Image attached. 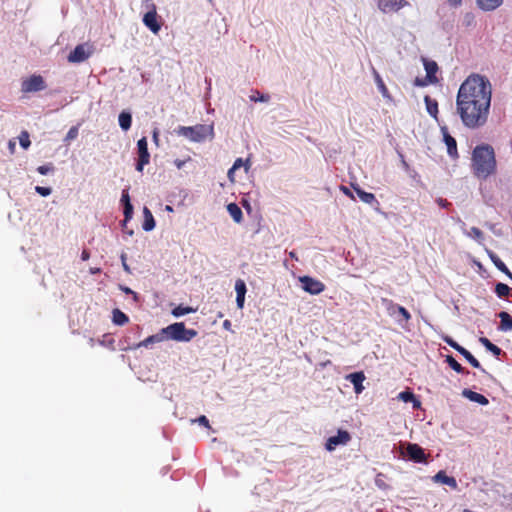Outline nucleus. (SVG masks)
<instances>
[{"label": "nucleus", "mask_w": 512, "mask_h": 512, "mask_svg": "<svg viewBox=\"0 0 512 512\" xmlns=\"http://www.w3.org/2000/svg\"><path fill=\"white\" fill-rule=\"evenodd\" d=\"M486 225L492 232H495V224L487 223Z\"/></svg>", "instance_id": "61"}, {"label": "nucleus", "mask_w": 512, "mask_h": 512, "mask_svg": "<svg viewBox=\"0 0 512 512\" xmlns=\"http://www.w3.org/2000/svg\"><path fill=\"white\" fill-rule=\"evenodd\" d=\"M153 142L156 146H159V130L155 128L152 133Z\"/></svg>", "instance_id": "53"}, {"label": "nucleus", "mask_w": 512, "mask_h": 512, "mask_svg": "<svg viewBox=\"0 0 512 512\" xmlns=\"http://www.w3.org/2000/svg\"><path fill=\"white\" fill-rule=\"evenodd\" d=\"M373 76H374V80H375V83L377 85V88L379 90V92L381 93V95L386 98V99H391V96L389 94V91L382 79V77L380 76V74L377 72L376 69L373 68Z\"/></svg>", "instance_id": "23"}, {"label": "nucleus", "mask_w": 512, "mask_h": 512, "mask_svg": "<svg viewBox=\"0 0 512 512\" xmlns=\"http://www.w3.org/2000/svg\"><path fill=\"white\" fill-rule=\"evenodd\" d=\"M500 318V326L499 329L501 331H510L512 330V317L508 312L502 311L498 314Z\"/></svg>", "instance_id": "27"}, {"label": "nucleus", "mask_w": 512, "mask_h": 512, "mask_svg": "<svg viewBox=\"0 0 512 512\" xmlns=\"http://www.w3.org/2000/svg\"><path fill=\"white\" fill-rule=\"evenodd\" d=\"M378 9L388 14L391 12H398L400 9L409 6L410 3L407 0H376Z\"/></svg>", "instance_id": "10"}, {"label": "nucleus", "mask_w": 512, "mask_h": 512, "mask_svg": "<svg viewBox=\"0 0 512 512\" xmlns=\"http://www.w3.org/2000/svg\"><path fill=\"white\" fill-rule=\"evenodd\" d=\"M299 281L302 284V289L311 295H318L325 290V285L321 281L310 276H301Z\"/></svg>", "instance_id": "7"}, {"label": "nucleus", "mask_w": 512, "mask_h": 512, "mask_svg": "<svg viewBox=\"0 0 512 512\" xmlns=\"http://www.w3.org/2000/svg\"><path fill=\"white\" fill-rule=\"evenodd\" d=\"M132 215H133V206L131 203H128L126 205H124V221L123 223L125 224L127 221H129L131 218H132Z\"/></svg>", "instance_id": "43"}, {"label": "nucleus", "mask_w": 512, "mask_h": 512, "mask_svg": "<svg viewBox=\"0 0 512 512\" xmlns=\"http://www.w3.org/2000/svg\"><path fill=\"white\" fill-rule=\"evenodd\" d=\"M441 133L443 135V141L447 146V153L452 159L459 157L457 150V142L453 136L450 135L446 126L441 127Z\"/></svg>", "instance_id": "13"}, {"label": "nucleus", "mask_w": 512, "mask_h": 512, "mask_svg": "<svg viewBox=\"0 0 512 512\" xmlns=\"http://www.w3.org/2000/svg\"><path fill=\"white\" fill-rule=\"evenodd\" d=\"M471 167L478 178L486 179L497 167L494 148L489 144L477 145L472 151Z\"/></svg>", "instance_id": "2"}, {"label": "nucleus", "mask_w": 512, "mask_h": 512, "mask_svg": "<svg viewBox=\"0 0 512 512\" xmlns=\"http://www.w3.org/2000/svg\"><path fill=\"white\" fill-rule=\"evenodd\" d=\"M381 303L386 308L387 313L392 317L395 316L398 312V308H400V305L387 298H382Z\"/></svg>", "instance_id": "32"}, {"label": "nucleus", "mask_w": 512, "mask_h": 512, "mask_svg": "<svg viewBox=\"0 0 512 512\" xmlns=\"http://www.w3.org/2000/svg\"><path fill=\"white\" fill-rule=\"evenodd\" d=\"M245 296H236L237 308L242 309L244 307Z\"/></svg>", "instance_id": "52"}, {"label": "nucleus", "mask_w": 512, "mask_h": 512, "mask_svg": "<svg viewBox=\"0 0 512 512\" xmlns=\"http://www.w3.org/2000/svg\"><path fill=\"white\" fill-rule=\"evenodd\" d=\"M236 296H245L247 292L246 284L242 279H238L235 282Z\"/></svg>", "instance_id": "38"}, {"label": "nucleus", "mask_w": 512, "mask_h": 512, "mask_svg": "<svg viewBox=\"0 0 512 512\" xmlns=\"http://www.w3.org/2000/svg\"><path fill=\"white\" fill-rule=\"evenodd\" d=\"M119 288L121 291H123L125 294H131L133 295V298L135 301L138 300V295L136 292H134L133 290H131L129 287H126L124 285H119Z\"/></svg>", "instance_id": "48"}, {"label": "nucleus", "mask_w": 512, "mask_h": 512, "mask_svg": "<svg viewBox=\"0 0 512 512\" xmlns=\"http://www.w3.org/2000/svg\"><path fill=\"white\" fill-rule=\"evenodd\" d=\"M352 187L362 202L370 205H372L375 202L377 203V200L373 193L366 192L358 186L352 185Z\"/></svg>", "instance_id": "25"}, {"label": "nucleus", "mask_w": 512, "mask_h": 512, "mask_svg": "<svg viewBox=\"0 0 512 512\" xmlns=\"http://www.w3.org/2000/svg\"><path fill=\"white\" fill-rule=\"evenodd\" d=\"M397 398L405 403L412 402L413 408H420L421 402L415 397V395L409 391L405 390L398 394Z\"/></svg>", "instance_id": "24"}, {"label": "nucleus", "mask_w": 512, "mask_h": 512, "mask_svg": "<svg viewBox=\"0 0 512 512\" xmlns=\"http://www.w3.org/2000/svg\"><path fill=\"white\" fill-rule=\"evenodd\" d=\"M479 342L491 353H493L495 356L500 355L501 349L493 344L488 338L486 337H480Z\"/></svg>", "instance_id": "33"}, {"label": "nucleus", "mask_w": 512, "mask_h": 512, "mask_svg": "<svg viewBox=\"0 0 512 512\" xmlns=\"http://www.w3.org/2000/svg\"><path fill=\"white\" fill-rule=\"evenodd\" d=\"M89 256H90V255H89V252H88V251H86V250H83V251H82L81 259H82L83 261L88 260V259H89Z\"/></svg>", "instance_id": "58"}, {"label": "nucleus", "mask_w": 512, "mask_h": 512, "mask_svg": "<svg viewBox=\"0 0 512 512\" xmlns=\"http://www.w3.org/2000/svg\"><path fill=\"white\" fill-rule=\"evenodd\" d=\"M46 88L45 81L40 75H32L22 81L21 91L23 93H32L42 91Z\"/></svg>", "instance_id": "6"}, {"label": "nucleus", "mask_w": 512, "mask_h": 512, "mask_svg": "<svg viewBox=\"0 0 512 512\" xmlns=\"http://www.w3.org/2000/svg\"><path fill=\"white\" fill-rule=\"evenodd\" d=\"M138 162L136 164V170L139 172L143 171L145 165L150 161V153L148 151L147 138L142 137L137 142Z\"/></svg>", "instance_id": "8"}, {"label": "nucleus", "mask_w": 512, "mask_h": 512, "mask_svg": "<svg viewBox=\"0 0 512 512\" xmlns=\"http://www.w3.org/2000/svg\"><path fill=\"white\" fill-rule=\"evenodd\" d=\"M164 340H165V335L163 333V328H162L158 333L147 337L146 339L141 341L137 346L138 347H146V348H148L151 345H153L155 343H160V342H162Z\"/></svg>", "instance_id": "20"}, {"label": "nucleus", "mask_w": 512, "mask_h": 512, "mask_svg": "<svg viewBox=\"0 0 512 512\" xmlns=\"http://www.w3.org/2000/svg\"><path fill=\"white\" fill-rule=\"evenodd\" d=\"M19 143L23 149H28L31 145L29 134L27 131H22L19 136Z\"/></svg>", "instance_id": "39"}, {"label": "nucleus", "mask_w": 512, "mask_h": 512, "mask_svg": "<svg viewBox=\"0 0 512 512\" xmlns=\"http://www.w3.org/2000/svg\"><path fill=\"white\" fill-rule=\"evenodd\" d=\"M424 102H425V105H426V110L428 112V114L437 119V114H438V103L436 100L432 99L430 96L426 95L424 97Z\"/></svg>", "instance_id": "29"}, {"label": "nucleus", "mask_w": 512, "mask_h": 512, "mask_svg": "<svg viewBox=\"0 0 512 512\" xmlns=\"http://www.w3.org/2000/svg\"><path fill=\"white\" fill-rule=\"evenodd\" d=\"M504 0H476L477 7L484 12H492L498 9Z\"/></svg>", "instance_id": "17"}, {"label": "nucleus", "mask_w": 512, "mask_h": 512, "mask_svg": "<svg viewBox=\"0 0 512 512\" xmlns=\"http://www.w3.org/2000/svg\"><path fill=\"white\" fill-rule=\"evenodd\" d=\"M436 202L442 208H448L450 206V203L443 198H438Z\"/></svg>", "instance_id": "54"}, {"label": "nucleus", "mask_w": 512, "mask_h": 512, "mask_svg": "<svg viewBox=\"0 0 512 512\" xmlns=\"http://www.w3.org/2000/svg\"><path fill=\"white\" fill-rule=\"evenodd\" d=\"M143 214H144V222H143V225H142V228L144 231H152L154 228H155V220H154V217L151 213V211L147 208V207H144L143 209Z\"/></svg>", "instance_id": "26"}, {"label": "nucleus", "mask_w": 512, "mask_h": 512, "mask_svg": "<svg viewBox=\"0 0 512 512\" xmlns=\"http://www.w3.org/2000/svg\"><path fill=\"white\" fill-rule=\"evenodd\" d=\"M143 23L154 34H157L160 31L161 25L157 20V11L155 4H152L151 9L144 14Z\"/></svg>", "instance_id": "12"}, {"label": "nucleus", "mask_w": 512, "mask_h": 512, "mask_svg": "<svg viewBox=\"0 0 512 512\" xmlns=\"http://www.w3.org/2000/svg\"><path fill=\"white\" fill-rule=\"evenodd\" d=\"M427 79L433 83L436 81L435 74L438 70L437 63L434 61H425L424 63Z\"/></svg>", "instance_id": "30"}, {"label": "nucleus", "mask_w": 512, "mask_h": 512, "mask_svg": "<svg viewBox=\"0 0 512 512\" xmlns=\"http://www.w3.org/2000/svg\"><path fill=\"white\" fill-rule=\"evenodd\" d=\"M446 362L457 373H463L464 372V368L461 366V364L458 363L451 355H448L446 357Z\"/></svg>", "instance_id": "37"}, {"label": "nucleus", "mask_w": 512, "mask_h": 512, "mask_svg": "<svg viewBox=\"0 0 512 512\" xmlns=\"http://www.w3.org/2000/svg\"><path fill=\"white\" fill-rule=\"evenodd\" d=\"M99 272H100V269H99V268H91V269H90V273H91V274H97V273H99Z\"/></svg>", "instance_id": "62"}, {"label": "nucleus", "mask_w": 512, "mask_h": 512, "mask_svg": "<svg viewBox=\"0 0 512 512\" xmlns=\"http://www.w3.org/2000/svg\"><path fill=\"white\" fill-rule=\"evenodd\" d=\"M402 165H403V168H404L405 170H408L409 165H408V163H407L403 158H402Z\"/></svg>", "instance_id": "63"}, {"label": "nucleus", "mask_w": 512, "mask_h": 512, "mask_svg": "<svg viewBox=\"0 0 512 512\" xmlns=\"http://www.w3.org/2000/svg\"><path fill=\"white\" fill-rule=\"evenodd\" d=\"M227 211L236 223L242 222L243 213H242V210L240 209V207L236 203H229L227 205Z\"/></svg>", "instance_id": "28"}, {"label": "nucleus", "mask_w": 512, "mask_h": 512, "mask_svg": "<svg viewBox=\"0 0 512 512\" xmlns=\"http://www.w3.org/2000/svg\"><path fill=\"white\" fill-rule=\"evenodd\" d=\"M351 440V435L346 430H338L337 435L331 436L327 439L325 448L328 451H333L339 445H346Z\"/></svg>", "instance_id": "11"}, {"label": "nucleus", "mask_w": 512, "mask_h": 512, "mask_svg": "<svg viewBox=\"0 0 512 512\" xmlns=\"http://www.w3.org/2000/svg\"><path fill=\"white\" fill-rule=\"evenodd\" d=\"M463 25L465 27L475 26V15L472 12H467L464 14Z\"/></svg>", "instance_id": "40"}, {"label": "nucleus", "mask_w": 512, "mask_h": 512, "mask_svg": "<svg viewBox=\"0 0 512 512\" xmlns=\"http://www.w3.org/2000/svg\"><path fill=\"white\" fill-rule=\"evenodd\" d=\"M8 148L10 150L11 153H14L15 151V148H16V144L13 140H10L9 143H8Z\"/></svg>", "instance_id": "57"}, {"label": "nucleus", "mask_w": 512, "mask_h": 512, "mask_svg": "<svg viewBox=\"0 0 512 512\" xmlns=\"http://www.w3.org/2000/svg\"><path fill=\"white\" fill-rule=\"evenodd\" d=\"M340 190L347 196H349L350 198L354 199V195L352 194V192L350 191V189L346 186H340Z\"/></svg>", "instance_id": "55"}, {"label": "nucleus", "mask_w": 512, "mask_h": 512, "mask_svg": "<svg viewBox=\"0 0 512 512\" xmlns=\"http://www.w3.org/2000/svg\"><path fill=\"white\" fill-rule=\"evenodd\" d=\"M457 223L460 225L462 232L470 238H473L478 244H482L484 241L483 232L477 228L472 227L469 231L466 229V224L460 218L457 219Z\"/></svg>", "instance_id": "15"}, {"label": "nucleus", "mask_w": 512, "mask_h": 512, "mask_svg": "<svg viewBox=\"0 0 512 512\" xmlns=\"http://www.w3.org/2000/svg\"><path fill=\"white\" fill-rule=\"evenodd\" d=\"M435 482L445 484L452 489H457V481L454 477L447 476L444 471H439L434 477Z\"/></svg>", "instance_id": "19"}, {"label": "nucleus", "mask_w": 512, "mask_h": 512, "mask_svg": "<svg viewBox=\"0 0 512 512\" xmlns=\"http://www.w3.org/2000/svg\"><path fill=\"white\" fill-rule=\"evenodd\" d=\"M178 136H183L191 142L201 143L206 139H213V125L197 124L195 126H179L175 129Z\"/></svg>", "instance_id": "3"}, {"label": "nucleus", "mask_w": 512, "mask_h": 512, "mask_svg": "<svg viewBox=\"0 0 512 512\" xmlns=\"http://www.w3.org/2000/svg\"><path fill=\"white\" fill-rule=\"evenodd\" d=\"M230 326H231L230 321H229V320H225V321H224V323H223V327H224L225 329H229V328H230Z\"/></svg>", "instance_id": "60"}, {"label": "nucleus", "mask_w": 512, "mask_h": 512, "mask_svg": "<svg viewBox=\"0 0 512 512\" xmlns=\"http://www.w3.org/2000/svg\"><path fill=\"white\" fill-rule=\"evenodd\" d=\"M165 340H174L177 342H189L197 336V331L187 329L183 322H176L163 328Z\"/></svg>", "instance_id": "4"}, {"label": "nucleus", "mask_w": 512, "mask_h": 512, "mask_svg": "<svg viewBox=\"0 0 512 512\" xmlns=\"http://www.w3.org/2000/svg\"><path fill=\"white\" fill-rule=\"evenodd\" d=\"M120 258H121L122 267H123L124 271L127 272V273H131L130 267H129V265L126 262V259H127L126 258V254L122 253Z\"/></svg>", "instance_id": "49"}, {"label": "nucleus", "mask_w": 512, "mask_h": 512, "mask_svg": "<svg viewBox=\"0 0 512 512\" xmlns=\"http://www.w3.org/2000/svg\"><path fill=\"white\" fill-rule=\"evenodd\" d=\"M397 313H399L402 316L403 320H405L406 322H408L411 319V314L403 306H400V308H398Z\"/></svg>", "instance_id": "47"}, {"label": "nucleus", "mask_w": 512, "mask_h": 512, "mask_svg": "<svg viewBox=\"0 0 512 512\" xmlns=\"http://www.w3.org/2000/svg\"><path fill=\"white\" fill-rule=\"evenodd\" d=\"M112 315V320L115 325L123 326L129 321L128 316L119 309H114Z\"/></svg>", "instance_id": "31"}, {"label": "nucleus", "mask_w": 512, "mask_h": 512, "mask_svg": "<svg viewBox=\"0 0 512 512\" xmlns=\"http://www.w3.org/2000/svg\"><path fill=\"white\" fill-rule=\"evenodd\" d=\"M250 100L253 102H263L267 103L270 100L269 94H262L259 91H254L253 94L250 95Z\"/></svg>", "instance_id": "36"}, {"label": "nucleus", "mask_w": 512, "mask_h": 512, "mask_svg": "<svg viewBox=\"0 0 512 512\" xmlns=\"http://www.w3.org/2000/svg\"><path fill=\"white\" fill-rule=\"evenodd\" d=\"M35 191L43 197H47L52 193V189L50 187L43 186H36Z\"/></svg>", "instance_id": "44"}, {"label": "nucleus", "mask_w": 512, "mask_h": 512, "mask_svg": "<svg viewBox=\"0 0 512 512\" xmlns=\"http://www.w3.org/2000/svg\"><path fill=\"white\" fill-rule=\"evenodd\" d=\"M54 170V167L52 164L48 165H41L37 168L38 173L41 175H47L48 173L52 172Z\"/></svg>", "instance_id": "45"}, {"label": "nucleus", "mask_w": 512, "mask_h": 512, "mask_svg": "<svg viewBox=\"0 0 512 512\" xmlns=\"http://www.w3.org/2000/svg\"><path fill=\"white\" fill-rule=\"evenodd\" d=\"M118 123L123 131H128L132 124V115L129 111L123 110L118 116Z\"/></svg>", "instance_id": "22"}, {"label": "nucleus", "mask_w": 512, "mask_h": 512, "mask_svg": "<svg viewBox=\"0 0 512 512\" xmlns=\"http://www.w3.org/2000/svg\"><path fill=\"white\" fill-rule=\"evenodd\" d=\"M78 132H79L78 127L77 126H72L69 129V131L67 132V134H66V136L64 138V141L65 142H70V141L76 139L77 136H78Z\"/></svg>", "instance_id": "41"}, {"label": "nucleus", "mask_w": 512, "mask_h": 512, "mask_svg": "<svg viewBox=\"0 0 512 512\" xmlns=\"http://www.w3.org/2000/svg\"><path fill=\"white\" fill-rule=\"evenodd\" d=\"M448 3L453 7H458L461 5L462 0H448Z\"/></svg>", "instance_id": "56"}, {"label": "nucleus", "mask_w": 512, "mask_h": 512, "mask_svg": "<svg viewBox=\"0 0 512 512\" xmlns=\"http://www.w3.org/2000/svg\"><path fill=\"white\" fill-rule=\"evenodd\" d=\"M406 455L410 460L416 463L425 461L424 450L418 444L408 443L406 447Z\"/></svg>", "instance_id": "14"}, {"label": "nucleus", "mask_w": 512, "mask_h": 512, "mask_svg": "<svg viewBox=\"0 0 512 512\" xmlns=\"http://www.w3.org/2000/svg\"><path fill=\"white\" fill-rule=\"evenodd\" d=\"M462 396L480 405H487L489 403L488 399L484 395L470 389H464L462 391Z\"/></svg>", "instance_id": "18"}, {"label": "nucleus", "mask_w": 512, "mask_h": 512, "mask_svg": "<svg viewBox=\"0 0 512 512\" xmlns=\"http://www.w3.org/2000/svg\"><path fill=\"white\" fill-rule=\"evenodd\" d=\"M490 260L493 262V264L499 269L501 272H504L512 279V274L505 265V263L491 250H486Z\"/></svg>", "instance_id": "21"}, {"label": "nucleus", "mask_w": 512, "mask_h": 512, "mask_svg": "<svg viewBox=\"0 0 512 512\" xmlns=\"http://www.w3.org/2000/svg\"><path fill=\"white\" fill-rule=\"evenodd\" d=\"M235 171H236V170H232V167L228 170L227 176H228V178H229L231 181H233V180H234V179H233V175H234V172H235Z\"/></svg>", "instance_id": "59"}, {"label": "nucleus", "mask_w": 512, "mask_h": 512, "mask_svg": "<svg viewBox=\"0 0 512 512\" xmlns=\"http://www.w3.org/2000/svg\"><path fill=\"white\" fill-rule=\"evenodd\" d=\"M192 423L197 422L198 424L210 428L209 420L206 416L202 415L195 420H191Z\"/></svg>", "instance_id": "46"}, {"label": "nucleus", "mask_w": 512, "mask_h": 512, "mask_svg": "<svg viewBox=\"0 0 512 512\" xmlns=\"http://www.w3.org/2000/svg\"><path fill=\"white\" fill-rule=\"evenodd\" d=\"M511 291V288L504 283H497L495 286V293L498 297H505L507 296Z\"/></svg>", "instance_id": "35"}, {"label": "nucleus", "mask_w": 512, "mask_h": 512, "mask_svg": "<svg viewBox=\"0 0 512 512\" xmlns=\"http://www.w3.org/2000/svg\"><path fill=\"white\" fill-rule=\"evenodd\" d=\"M242 166H245L246 170L249 169V159H247L246 161H243L242 158H237L234 163H233V166H232V170H237L239 168H241Z\"/></svg>", "instance_id": "42"}, {"label": "nucleus", "mask_w": 512, "mask_h": 512, "mask_svg": "<svg viewBox=\"0 0 512 512\" xmlns=\"http://www.w3.org/2000/svg\"><path fill=\"white\" fill-rule=\"evenodd\" d=\"M195 311H196V310H195L194 308H192V307H189V306L184 307V306H182V305H179V306L175 307V308L172 310V315H173L174 317L179 318V317H181V316H184V315L189 314V313H193V312H195Z\"/></svg>", "instance_id": "34"}, {"label": "nucleus", "mask_w": 512, "mask_h": 512, "mask_svg": "<svg viewBox=\"0 0 512 512\" xmlns=\"http://www.w3.org/2000/svg\"><path fill=\"white\" fill-rule=\"evenodd\" d=\"M492 85L488 78L479 74L468 76L460 85L456 97V112L464 127H483L490 114Z\"/></svg>", "instance_id": "1"}, {"label": "nucleus", "mask_w": 512, "mask_h": 512, "mask_svg": "<svg viewBox=\"0 0 512 512\" xmlns=\"http://www.w3.org/2000/svg\"><path fill=\"white\" fill-rule=\"evenodd\" d=\"M444 341L454 348L457 352H459L474 368L481 370L483 373H486V370L482 368L480 362L464 347L460 346L457 342H455L452 338L446 337Z\"/></svg>", "instance_id": "9"}, {"label": "nucleus", "mask_w": 512, "mask_h": 512, "mask_svg": "<svg viewBox=\"0 0 512 512\" xmlns=\"http://www.w3.org/2000/svg\"><path fill=\"white\" fill-rule=\"evenodd\" d=\"M121 202L123 203V205L131 203L130 202V197H129V194H128L127 190H123L122 196H121Z\"/></svg>", "instance_id": "51"}, {"label": "nucleus", "mask_w": 512, "mask_h": 512, "mask_svg": "<svg viewBox=\"0 0 512 512\" xmlns=\"http://www.w3.org/2000/svg\"><path fill=\"white\" fill-rule=\"evenodd\" d=\"M415 84H416L417 86H423V85H424V82L417 78V79H416V81H415Z\"/></svg>", "instance_id": "64"}, {"label": "nucleus", "mask_w": 512, "mask_h": 512, "mask_svg": "<svg viewBox=\"0 0 512 512\" xmlns=\"http://www.w3.org/2000/svg\"><path fill=\"white\" fill-rule=\"evenodd\" d=\"M190 160H191V158H190V157H188L187 159H184V160L176 159V160L174 161V164H175V166H176L178 169H182V168L184 167V165H185L188 161H190Z\"/></svg>", "instance_id": "50"}, {"label": "nucleus", "mask_w": 512, "mask_h": 512, "mask_svg": "<svg viewBox=\"0 0 512 512\" xmlns=\"http://www.w3.org/2000/svg\"><path fill=\"white\" fill-rule=\"evenodd\" d=\"M94 53V46L88 42L77 45L68 55L71 63H81Z\"/></svg>", "instance_id": "5"}, {"label": "nucleus", "mask_w": 512, "mask_h": 512, "mask_svg": "<svg viewBox=\"0 0 512 512\" xmlns=\"http://www.w3.org/2000/svg\"><path fill=\"white\" fill-rule=\"evenodd\" d=\"M346 380L350 381L353 386L356 394L362 393L364 390L363 381L365 380V375L363 372H354L348 374L346 376Z\"/></svg>", "instance_id": "16"}]
</instances>
